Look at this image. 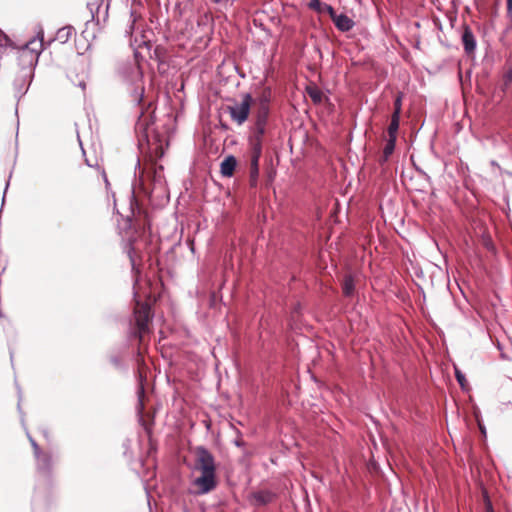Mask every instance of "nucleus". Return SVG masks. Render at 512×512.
I'll return each mask as SVG.
<instances>
[{
	"label": "nucleus",
	"mask_w": 512,
	"mask_h": 512,
	"mask_svg": "<svg viewBox=\"0 0 512 512\" xmlns=\"http://www.w3.org/2000/svg\"><path fill=\"white\" fill-rule=\"evenodd\" d=\"M136 167L139 169L138 176H135L133 189L140 190L143 194L150 196L156 193L162 196L166 192V182L163 175V167L154 162L145 163L141 166L140 160H137Z\"/></svg>",
	"instance_id": "obj_1"
},
{
	"label": "nucleus",
	"mask_w": 512,
	"mask_h": 512,
	"mask_svg": "<svg viewBox=\"0 0 512 512\" xmlns=\"http://www.w3.org/2000/svg\"><path fill=\"white\" fill-rule=\"evenodd\" d=\"M119 73L123 81L128 85L131 101L140 105L143 102L144 85L143 72L139 64L136 60L126 62L120 67Z\"/></svg>",
	"instance_id": "obj_2"
},
{
	"label": "nucleus",
	"mask_w": 512,
	"mask_h": 512,
	"mask_svg": "<svg viewBox=\"0 0 512 512\" xmlns=\"http://www.w3.org/2000/svg\"><path fill=\"white\" fill-rule=\"evenodd\" d=\"M134 318L136 324L134 334L139 338V341L142 342L144 335L149 332V323L152 319L150 305L136 301Z\"/></svg>",
	"instance_id": "obj_3"
},
{
	"label": "nucleus",
	"mask_w": 512,
	"mask_h": 512,
	"mask_svg": "<svg viewBox=\"0 0 512 512\" xmlns=\"http://www.w3.org/2000/svg\"><path fill=\"white\" fill-rule=\"evenodd\" d=\"M251 103L252 97L250 94L246 93L243 95L241 102L228 106L232 120L239 125L243 124L248 118Z\"/></svg>",
	"instance_id": "obj_4"
},
{
	"label": "nucleus",
	"mask_w": 512,
	"mask_h": 512,
	"mask_svg": "<svg viewBox=\"0 0 512 512\" xmlns=\"http://www.w3.org/2000/svg\"><path fill=\"white\" fill-rule=\"evenodd\" d=\"M195 467L201 473H215L214 457L204 447H198L196 450Z\"/></svg>",
	"instance_id": "obj_5"
},
{
	"label": "nucleus",
	"mask_w": 512,
	"mask_h": 512,
	"mask_svg": "<svg viewBox=\"0 0 512 512\" xmlns=\"http://www.w3.org/2000/svg\"><path fill=\"white\" fill-rule=\"evenodd\" d=\"M262 153V141L259 138L253 143L250 152V181L255 186L259 176V159Z\"/></svg>",
	"instance_id": "obj_6"
},
{
	"label": "nucleus",
	"mask_w": 512,
	"mask_h": 512,
	"mask_svg": "<svg viewBox=\"0 0 512 512\" xmlns=\"http://www.w3.org/2000/svg\"><path fill=\"white\" fill-rule=\"evenodd\" d=\"M277 498V494L269 489H260L251 492L248 495V501L250 505L254 507L266 506L274 502Z\"/></svg>",
	"instance_id": "obj_7"
},
{
	"label": "nucleus",
	"mask_w": 512,
	"mask_h": 512,
	"mask_svg": "<svg viewBox=\"0 0 512 512\" xmlns=\"http://www.w3.org/2000/svg\"><path fill=\"white\" fill-rule=\"evenodd\" d=\"M193 485L197 488V490L195 491L196 494H207L216 488V474L201 473V476L197 477L193 481Z\"/></svg>",
	"instance_id": "obj_8"
},
{
	"label": "nucleus",
	"mask_w": 512,
	"mask_h": 512,
	"mask_svg": "<svg viewBox=\"0 0 512 512\" xmlns=\"http://www.w3.org/2000/svg\"><path fill=\"white\" fill-rule=\"evenodd\" d=\"M135 130H136V133L138 134L139 147L142 150L145 142L147 143V145H149V139H148L149 125L147 123V119L143 118V113H141V115L136 123Z\"/></svg>",
	"instance_id": "obj_9"
},
{
	"label": "nucleus",
	"mask_w": 512,
	"mask_h": 512,
	"mask_svg": "<svg viewBox=\"0 0 512 512\" xmlns=\"http://www.w3.org/2000/svg\"><path fill=\"white\" fill-rule=\"evenodd\" d=\"M335 26L343 32H347L352 29L354 22L345 14L337 15L334 11V16H331Z\"/></svg>",
	"instance_id": "obj_10"
},
{
	"label": "nucleus",
	"mask_w": 512,
	"mask_h": 512,
	"mask_svg": "<svg viewBox=\"0 0 512 512\" xmlns=\"http://www.w3.org/2000/svg\"><path fill=\"white\" fill-rule=\"evenodd\" d=\"M462 43L467 54L474 53L476 49V40L470 29L466 28L462 34Z\"/></svg>",
	"instance_id": "obj_11"
},
{
	"label": "nucleus",
	"mask_w": 512,
	"mask_h": 512,
	"mask_svg": "<svg viewBox=\"0 0 512 512\" xmlns=\"http://www.w3.org/2000/svg\"><path fill=\"white\" fill-rule=\"evenodd\" d=\"M43 36H44L43 29L40 28L37 33V37L30 40L25 46L26 49L35 53L37 57L39 56V54L41 53V51L43 49Z\"/></svg>",
	"instance_id": "obj_12"
},
{
	"label": "nucleus",
	"mask_w": 512,
	"mask_h": 512,
	"mask_svg": "<svg viewBox=\"0 0 512 512\" xmlns=\"http://www.w3.org/2000/svg\"><path fill=\"white\" fill-rule=\"evenodd\" d=\"M237 161L232 155L227 156L220 165V172L224 177H231L236 168Z\"/></svg>",
	"instance_id": "obj_13"
},
{
	"label": "nucleus",
	"mask_w": 512,
	"mask_h": 512,
	"mask_svg": "<svg viewBox=\"0 0 512 512\" xmlns=\"http://www.w3.org/2000/svg\"><path fill=\"white\" fill-rule=\"evenodd\" d=\"M308 6L319 12V13H328L331 16H334V9L331 5L322 3L320 0H310Z\"/></svg>",
	"instance_id": "obj_14"
},
{
	"label": "nucleus",
	"mask_w": 512,
	"mask_h": 512,
	"mask_svg": "<svg viewBox=\"0 0 512 512\" xmlns=\"http://www.w3.org/2000/svg\"><path fill=\"white\" fill-rule=\"evenodd\" d=\"M268 114H269L268 104L266 103V101H262L257 112H256L255 123L266 124Z\"/></svg>",
	"instance_id": "obj_15"
},
{
	"label": "nucleus",
	"mask_w": 512,
	"mask_h": 512,
	"mask_svg": "<svg viewBox=\"0 0 512 512\" xmlns=\"http://www.w3.org/2000/svg\"><path fill=\"white\" fill-rule=\"evenodd\" d=\"M74 32V28L72 26H65L60 28L57 33L55 39L60 43H66Z\"/></svg>",
	"instance_id": "obj_16"
},
{
	"label": "nucleus",
	"mask_w": 512,
	"mask_h": 512,
	"mask_svg": "<svg viewBox=\"0 0 512 512\" xmlns=\"http://www.w3.org/2000/svg\"><path fill=\"white\" fill-rule=\"evenodd\" d=\"M454 372H455L456 380L459 383L461 389L464 391H469L470 387H469V383L465 377V374L462 373V371L456 365H454Z\"/></svg>",
	"instance_id": "obj_17"
},
{
	"label": "nucleus",
	"mask_w": 512,
	"mask_h": 512,
	"mask_svg": "<svg viewBox=\"0 0 512 512\" xmlns=\"http://www.w3.org/2000/svg\"><path fill=\"white\" fill-rule=\"evenodd\" d=\"M38 468L43 471H48L51 467V457L48 454L40 453L39 458H37Z\"/></svg>",
	"instance_id": "obj_18"
},
{
	"label": "nucleus",
	"mask_w": 512,
	"mask_h": 512,
	"mask_svg": "<svg viewBox=\"0 0 512 512\" xmlns=\"http://www.w3.org/2000/svg\"><path fill=\"white\" fill-rule=\"evenodd\" d=\"M400 116L392 115L391 122L388 127V133L390 138L396 139V133L399 129Z\"/></svg>",
	"instance_id": "obj_19"
},
{
	"label": "nucleus",
	"mask_w": 512,
	"mask_h": 512,
	"mask_svg": "<svg viewBox=\"0 0 512 512\" xmlns=\"http://www.w3.org/2000/svg\"><path fill=\"white\" fill-rule=\"evenodd\" d=\"M395 138H389L387 141L384 150H383V160L386 161L390 157V155L393 153L395 148Z\"/></svg>",
	"instance_id": "obj_20"
},
{
	"label": "nucleus",
	"mask_w": 512,
	"mask_h": 512,
	"mask_svg": "<svg viewBox=\"0 0 512 512\" xmlns=\"http://www.w3.org/2000/svg\"><path fill=\"white\" fill-rule=\"evenodd\" d=\"M354 288L355 286L353 279L350 276L346 277L343 283V293L346 296H351L354 292Z\"/></svg>",
	"instance_id": "obj_21"
},
{
	"label": "nucleus",
	"mask_w": 512,
	"mask_h": 512,
	"mask_svg": "<svg viewBox=\"0 0 512 512\" xmlns=\"http://www.w3.org/2000/svg\"><path fill=\"white\" fill-rule=\"evenodd\" d=\"M265 126H266V124L255 123V128H254L255 135H254V138L251 140V146L257 140V138H259L261 140V137L265 133Z\"/></svg>",
	"instance_id": "obj_22"
},
{
	"label": "nucleus",
	"mask_w": 512,
	"mask_h": 512,
	"mask_svg": "<svg viewBox=\"0 0 512 512\" xmlns=\"http://www.w3.org/2000/svg\"><path fill=\"white\" fill-rule=\"evenodd\" d=\"M401 106H402V95L399 94L395 101H394V112L392 115H397V116H400L401 114Z\"/></svg>",
	"instance_id": "obj_23"
},
{
	"label": "nucleus",
	"mask_w": 512,
	"mask_h": 512,
	"mask_svg": "<svg viewBox=\"0 0 512 512\" xmlns=\"http://www.w3.org/2000/svg\"><path fill=\"white\" fill-rule=\"evenodd\" d=\"M28 438H29V441H30V443H31V445L33 447L35 457L39 458V455L42 452H41L38 444L36 443V441L30 435H28Z\"/></svg>",
	"instance_id": "obj_24"
},
{
	"label": "nucleus",
	"mask_w": 512,
	"mask_h": 512,
	"mask_svg": "<svg viewBox=\"0 0 512 512\" xmlns=\"http://www.w3.org/2000/svg\"><path fill=\"white\" fill-rule=\"evenodd\" d=\"M309 95L310 97L312 98V100L314 102H320L321 101V92L317 91V90H313V91H309Z\"/></svg>",
	"instance_id": "obj_25"
},
{
	"label": "nucleus",
	"mask_w": 512,
	"mask_h": 512,
	"mask_svg": "<svg viewBox=\"0 0 512 512\" xmlns=\"http://www.w3.org/2000/svg\"><path fill=\"white\" fill-rule=\"evenodd\" d=\"M504 79H505V83L508 84L509 82L512 81V69H509L505 76H504Z\"/></svg>",
	"instance_id": "obj_26"
},
{
	"label": "nucleus",
	"mask_w": 512,
	"mask_h": 512,
	"mask_svg": "<svg viewBox=\"0 0 512 512\" xmlns=\"http://www.w3.org/2000/svg\"><path fill=\"white\" fill-rule=\"evenodd\" d=\"M77 86H79L82 90H85V88H86V81H85V79H81L78 82Z\"/></svg>",
	"instance_id": "obj_27"
},
{
	"label": "nucleus",
	"mask_w": 512,
	"mask_h": 512,
	"mask_svg": "<svg viewBox=\"0 0 512 512\" xmlns=\"http://www.w3.org/2000/svg\"><path fill=\"white\" fill-rule=\"evenodd\" d=\"M507 9L509 12L512 11V0H507Z\"/></svg>",
	"instance_id": "obj_28"
},
{
	"label": "nucleus",
	"mask_w": 512,
	"mask_h": 512,
	"mask_svg": "<svg viewBox=\"0 0 512 512\" xmlns=\"http://www.w3.org/2000/svg\"><path fill=\"white\" fill-rule=\"evenodd\" d=\"M10 361H11V365L13 366L14 365V354L12 352H10Z\"/></svg>",
	"instance_id": "obj_29"
},
{
	"label": "nucleus",
	"mask_w": 512,
	"mask_h": 512,
	"mask_svg": "<svg viewBox=\"0 0 512 512\" xmlns=\"http://www.w3.org/2000/svg\"><path fill=\"white\" fill-rule=\"evenodd\" d=\"M138 393H139V398H140V397H141V395L144 393L143 387H141V388L139 389Z\"/></svg>",
	"instance_id": "obj_30"
},
{
	"label": "nucleus",
	"mask_w": 512,
	"mask_h": 512,
	"mask_svg": "<svg viewBox=\"0 0 512 512\" xmlns=\"http://www.w3.org/2000/svg\"><path fill=\"white\" fill-rule=\"evenodd\" d=\"M129 257H130V260H131L132 266H134V259H133L132 255H131V252H129Z\"/></svg>",
	"instance_id": "obj_31"
},
{
	"label": "nucleus",
	"mask_w": 512,
	"mask_h": 512,
	"mask_svg": "<svg viewBox=\"0 0 512 512\" xmlns=\"http://www.w3.org/2000/svg\"><path fill=\"white\" fill-rule=\"evenodd\" d=\"M112 362H113L115 365H118V363H119V362H118V360H117L116 358H113V359H112Z\"/></svg>",
	"instance_id": "obj_32"
},
{
	"label": "nucleus",
	"mask_w": 512,
	"mask_h": 512,
	"mask_svg": "<svg viewBox=\"0 0 512 512\" xmlns=\"http://www.w3.org/2000/svg\"><path fill=\"white\" fill-rule=\"evenodd\" d=\"M444 262H445V264L447 265L448 260H447V256H446V254H444Z\"/></svg>",
	"instance_id": "obj_33"
},
{
	"label": "nucleus",
	"mask_w": 512,
	"mask_h": 512,
	"mask_svg": "<svg viewBox=\"0 0 512 512\" xmlns=\"http://www.w3.org/2000/svg\"><path fill=\"white\" fill-rule=\"evenodd\" d=\"M486 247L490 249V248H492V245H490V243H489V242H487V243H486Z\"/></svg>",
	"instance_id": "obj_34"
},
{
	"label": "nucleus",
	"mask_w": 512,
	"mask_h": 512,
	"mask_svg": "<svg viewBox=\"0 0 512 512\" xmlns=\"http://www.w3.org/2000/svg\"><path fill=\"white\" fill-rule=\"evenodd\" d=\"M235 444H236L237 446H240V445H241L240 441H235Z\"/></svg>",
	"instance_id": "obj_35"
},
{
	"label": "nucleus",
	"mask_w": 512,
	"mask_h": 512,
	"mask_svg": "<svg viewBox=\"0 0 512 512\" xmlns=\"http://www.w3.org/2000/svg\"><path fill=\"white\" fill-rule=\"evenodd\" d=\"M17 408L19 411H21L20 403H18Z\"/></svg>",
	"instance_id": "obj_36"
},
{
	"label": "nucleus",
	"mask_w": 512,
	"mask_h": 512,
	"mask_svg": "<svg viewBox=\"0 0 512 512\" xmlns=\"http://www.w3.org/2000/svg\"><path fill=\"white\" fill-rule=\"evenodd\" d=\"M480 429H481L482 433L485 434V430L482 428V426H480Z\"/></svg>",
	"instance_id": "obj_37"
},
{
	"label": "nucleus",
	"mask_w": 512,
	"mask_h": 512,
	"mask_svg": "<svg viewBox=\"0 0 512 512\" xmlns=\"http://www.w3.org/2000/svg\"><path fill=\"white\" fill-rule=\"evenodd\" d=\"M5 200V194L2 196V202L4 203Z\"/></svg>",
	"instance_id": "obj_38"
},
{
	"label": "nucleus",
	"mask_w": 512,
	"mask_h": 512,
	"mask_svg": "<svg viewBox=\"0 0 512 512\" xmlns=\"http://www.w3.org/2000/svg\"><path fill=\"white\" fill-rule=\"evenodd\" d=\"M8 187H9V183L6 184L5 191L7 190Z\"/></svg>",
	"instance_id": "obj_39"
}]
</instances>
